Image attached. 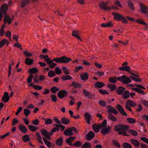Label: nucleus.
Returning a JSON list of instances; mask_svg holds the SVG:
<instances>
[{
	"mask_svg": "<svg viewBox=\"0 0 148 148\" xmlns=\"http://www.w3.org/2000/svg\"><path fill=\"white\" fill-rule=\"evenodd\" d=\"M10 99V97L8 93L7 92H5L4 93L1 99V101L4 103H6Z\"/></svg>",
	"mask_w": 148,
	"mask_h": 148,
	"instance_id": "9b49d317",
	"label": "nucleus"
},
{
	"mask_svg": "<svg viewBox=\"0 0 148 148\" xmlns=\"http://www.w3.org/2000/svg\"><path fill=\"white\" fill-rule=\"evenodd\" d=\"M140 6L141 11L142 13L144 14L147 13V11L146 7L141 3H140Z\"/></svg>",
	"mask_w": 148,
	"mask_h": 148,
	"instance_id": "bb28decb",
	"label": "nucleus"
},
{
	"mask_svg": "<svg viewBox=\"0 0 148 148\" xmlns=\"http://www.w3.org/2000/svg\"><path fill=\"white\" fill-rule=\"evenodd\" d=\"M82 79L86 81L88 79L89 75L86 73H84V75H80Z\"/></svg>",
	"mask_w": 148,
	"mask_h": 148,
	"instance_id": "c756f323",
	"label": "nucleus"
},
{
	"mask_svg": "<svg viewBox=\"0 0 148 148\" xmlns=\"http://www.w3.org/2000/svg\"><path fill=\"white\" fill-rule=\"evenodd\" d=\"M52 123L51 119H47L45 122V124L46 125L51 124Z\"/></svg>",
	"mask_w": 148,
	"mask_h": 148,
	"instance_id": "e2e57ef3",
	"label": "nucleus"
},
{
	"mask_svg": "<svg viewBox=\"0 0 148 148\" xmlns=\"http://www.w3.org/2000/svg\"><path fill=\"white\" fill-rule=\"evenodd\" d=\"M68 95V93L66 90H61L57 94L58 97L60 99H62L64 97H67Z\"/></svg>",
	"mask_w": 148,
	"mask_h": 148,
	"instance_id": "6e6552de",
	"label": "nucleus"
},
{
	"mask_svg": "<svg viewBox=\"0 0 148 148\" xmlns=\"http://www.w3.org/2000/svg\"><path fill=\"white\" fill-rule=\"evenodd\" d=\"M22 139L25 142L29 141L30 140V138L28 134L23 136L22 138Z\"/></svg>",
	"mask_w": 148,
	"mask_h": 148,
	"instance_id": "ea45409f",
	"label": "nucleus"
},
{
	"mask_svg": "<svg viewBox=\"0 0 148 148\" xmlns=\"http://www.w3.org/2000/svg\"><path fill=\"white\" fill-rule=\"evenodd\" d=\"M117 80L125 84H128L131 82V80L130 79L125 75H123L119 77L116 76L110 77L109 78V81L110 83L115 84L117 82Z\"/></svg>",
	"mask_w": 148,
	"mask_h": 148,
	"instance_id": "f03ea898",
	"label": "nucleus"
},
{
	"mask_svg": "<svg viewBox=\"0 0 148 148\" xmlns=\"http://www.w3.org/2000/svg\"><path fill=\"white\" fill-rule=\"evenodd\" d=\"M29 86L33 87L34 89L36 90H41L42 88V86L39 85H34L32 83H31L29 84Z\"/></svg>",
	"mask_w": 148,
	"mask_h": 148,
	"instance_id": "c85d7f7f",
	"label": "nucleus"
},
{
	"mask_svg": "<svg viewBox=\"0 0 148 148\" xmlns=\"http://www.w3.org/2000/svg\"><path fill=\"white\" fill-rule=\"evenodd\" d=\"M128 132L133 135L136 136L138 135L137 132L134 130H128Z\"/></svg>",
	"mask_w": 148,
	"mask_h": 148,
	"instance_id": "680f3d73",
	"label": "nucleus"
},
{
	"mask_svg": "<svg viewBox=\"0 0 148 148\" xmlns=\"http://www.w3.org/2000/svg\"><path fill=\"white\" fill-rule=\"evenodd\" d=\"M83 69V67L81 66H77L75 68L74 71V72L75 73H76L78 72L79 70H80L81 69Z\"/></svg>",
	"mask_w": 148,
	"mask_h": 148,
	"instance_id": "603ef678",
	"label": "nucleus"
},
{
	"mask_svg": "<svg viewBox=\"0 0 148 148\" xmlns=\"http://www.w3.org/2000/svg\"><path fill=\"white\" fill-rule=\"evenodd\" d=\"M126 18L129 20L133 21L134 22H135L136 21L140 24L145 25H147V24L145 22L141 19H137L136 21L133 18L129 17L128 16H126Z\"/></svg>",
	"mask_w": 148,
	"mask_h": 148,
	"instance_id": "1a4fd4ad",
	"label": "nucleus"
},
{
	"mask_svg": "<svg viewBox=\"0 0 148 148\" xmlns=\"http://www.w3.org/2000/svg\"><path fill=\"white\" fill-rule=\"evenodd\" d=\"M71 60V58L67 57L66 56H63L61 57L54 58L52 60H51L47 63L50 64L49 65V67L50 68L53 69L57 65L56 64L53 62V61H55L56 63H69Z\"/></svg>",
	"mask_w": 148,
	"mask_h": 148,
	"instance_id": "f257e3e1",
	"label": "nucleus"
},
{
	"mask_svg": "<svg viewBox=\"0 0 148 148\" xmlns=\"http://www.w3.org/2000/svg\"><path fill=\"white\" fill-rule=\"evenodd\" d=\"M38 70L36 68H32L30 69L29 71V73L31 74L32 73H36L38 72Z\"/></svg>",
	"mask_w": 148,
	"mask_h": 148,
	"instance_id": "79ce46f5",
	"label": "nucleus"
},
{
	"mask_svg": "<svg viewBox=\"0 0 148 148\" xmlns=\"http://www.w3.org/2000/svg\"><path fill=\"white\" fill-rule=\"evenodd\" d=\"M76 138V137H75L71 136L69 137L66 140V143L69 145L71 146L72 145L71 143Z\"/></svg>",
	"mask_w": 148,
	"mask_h": 148,
	"instance_id": "412c9836",
	"label": "nucleus"
},
{
	"mask_svg": "<svg viewBox=\"0 0 148 148\" xmlns=\"http://www.w3.org/2000/svg\"><path fill=\"white\" fill-rule=\"evenodd\" d=\"M101 128L106 127L107 126V121L106 120H104L101 123H98Z\"/></svg>",
	"mask_w": 148,
	"mask_h": 148,
	"instance_id": "a19ab883",
	"label": "nucleus"
},
{
	"mask_svg": "<svg viewBox=\"0 0 148 148\" xmlns=\"http://www.w3.org/2000/svg\"><path fill=\"white\" fill-rule=\"evenodd\" d=\"M127 120L130 123H134L136 122L135 119L133 118H127Z\"/></svg>",
	"mask_w": 148,
	"mask_h": 148,
	"instance_id": "6e6d98bb",
	"label": "nucleus"
},
{
	"mask_svg": "<svg viewBox=\"0 0 148 148\" xmlns=\"http://www.w3.org/2000/svg\"><path fill=\"white\" fill-rule=\"evenodd\" d=\"M99 91L100 93L101 94L104 95L109 94V93L106 91V90H99Z\"/></svg>",
	"mask_w": 148,
	"mask_h": 148,
	"instance_id": "052dcab7",
	"label": "nucleus"
},
{
	"mask_svg": "<svg viewBox=\"0 0 148 148\" xmlns=\"http://www.w3.org/2000/svg\"><path fill=\"white\" fill-rule=\"evenodd\" d=\"M141 103L144 104L145 106L148 107V101L144 100H141Z\"/></svg>",
	"mask_w": 148,
	"mask_h": 148,
	"instance_id": "774afa93",
	"label": "nucleus"
},
{
	"mask_svg": "<svg viewBox=\"0 0 148 148\" xmlns=\"http://www.w3.org/2000/svg\"><path fill=\"white\" fill-rule=\"evenodd\" d=\"M112 14L114 16V18L117 21H121L124 23H128L126 19V17L125 18L122 15L116 12H112Z\"/></svg>",
	"mask_w": 148,
	"mask_h": 148,
	"instance_id": "39448f33",
	"label": "nucleus"
},
{
	"mask_svg": "<svg viewBox=\"0 0 148 148\" xmlns=\"http://www.w3.org/2000/svg\"><path fill=\"white\" fill-rule=\"evenodd\" d=\"M107 86L112 91H114L116 88V85L114 84H108Z\"/></svg>",
	"mask_w": 148,
	"mask_h": 148,
	"instance_id": "e433bc0d",
	"label": "nucleus"
},
{
	"mask_svg": "<svg viewBox=\"0 0 148 148\" xmlns=\"http://www.w3.org/2000/svg\"><path fill=\"white\" fill-rule=\"evenodd\" d=\"M125 90V88L122 86H119L118 87L116 90V92L117 94L119 95L123 94L124 92V91Z\"/></svg>",
	"mask_w": 148,
	"mask_h": 148,
	"instance_id": "a211bd4d",
	"label": "nucleus"
},
{
	"mask_svg": "<svg viewBox=\"0 0 148 148\" xmlns=\"http://www.w3.org/2000/svg\"><path fill=\"white\" fill-rule=\"evenodd\" d=\"M73 146H75L77 147H80L82 145L81 142L80 141H77L76 142L72 144Z\"/></svg>",
	"mask_w": 148,
	"mask_h": 148,
	"instance_id": "09e8293b",
	"label": "nucleus"
},
{
	"mask_svg": "<svg viewBox=\"0 0 148 148\" xmlns=\"http://www.w3.org/2000/svg\"><path fill=\"white\" fill-rule=\"evenodd\" d=\"M132 90L138 92V93L141 94L142 95H145V93L143 90L138 88H132Z\"/></svg>",
	"mask_w": 148,
	"mask_h": 148,
	"instance_id": "473e14b6",
	"label": "nucleus"
},
{
	"mask_svg": "<svg viewBox=\"0 0 148 148\" xmlns=\"http://www.w3.org/2000/svg\"><path fill=\"white\" fill-rule=\"evenodd\" d=\"M125 104L130 106L132 107H134L136 106V104L134 101L131 100H127L125 102Z\"/></svg>",
	"mask_w": 148,
	"mask_h": 148,
	"instance_id": "5701e85b",
	"label": "nucleus"
},
{
	"mask_svg": "<svg viewBox=\"0 0 148 148\" xmlns=\"http://www.w3.org/2000/svg\"><path fill=\"white\" fill-rule=\"evenodd\" d=\"M51 90L53 93H56V91H58L59 89L56 87H53L51 88Z\"/></svg>",
	"mask_w": 148,
	"mask_h": 148,
	"instance_id": "bf43d9fd",
	"label": "nucleus"
},
{
	"mask_svg": "<svg viewBox=\"0 0 148 148\" xmlns=\"http://www.w3.org/2000/svg\"><path fill=\"white\" fill-rule=\"evenodd\" d=\"M55 73L53 70L50 71L48 73V75L50 77H52L55 76L56 75Z\"/></svg>",
	"mask_w": 148,
	"mask_h": 148,
	"instance_id": "5fc2aeb1",
	"label": "nucleus"
},
{
	"mask_svg": "<svg viewBox=\"0 0 148 148\" xmlns=\"http://www.w3.org/2000/svg\"><path fill=\"white\" fill-rule=\"evenodd\" d=\"M92 129L95 133L99 132L101 128L99 126V124H95L92 126Z\"/></svg>",
	"mask_w": 148,
	"mask_h": 148,
	"instance_id": "aec40b11",
	"label": "nucleus"
},
{
	"mask_svg": "<svg viewBox=\"0 0 148 148\" xmlns=\"http://www.w3.org/2000/svg\"><path fill=\"white\" fill-rule=\"evenodd\" d=\"M60 130L58 127H56L53 128L50 131V132H48L47 130L44 129H42L40 130L42 134L45 137L50 140L51 138L50 136H51L54 132H58Z\"/></svg>",
	"mask_w": 148,
	"mask_h": 148,
	"instance_id": "7ed1b4c3",
	"label": "nucleus"
},
{
	"mask_svg": "<svg viewBox=\"0 0 148 148\" xmlns=\"http://www.w3.org/2000/svg\"><path fill=\"white\" fill-rule=\"evenodd\" d=\"M8 9V6L6 4H3L0 8L1 12L4 14V15L7 14V11Z\"/></svg>",
	"mask_w": 148,
	"mask_h": 148,
	"instance_id": "2eb2a0df",
	"label": "nucleus"
},
{
	"mask_svg": "<svg viewBox=\"0 0 148 148\" xmlns=\"http://www.w3.org/2000/svg\"><path fill=\"white\" fill-rule=\"evenodd\" d=\"M64 134L66 136H71L73 135V133L72 132L70 127H69L65 130Z\"/></svg>",
	"mask_w": 148,
	"mask_h": 148,
	"instance_id": "6ab92c4d",
	"label": "nucleus"
},
{
	"mask_svg": "<svg viewBox=\"0 0 148 148\" xmlns=\"http://www.w3.org/2000/svg\"><path fill=\"white\" fill-rule=\"evenodd\" d=\"M62 123L63 124L67 125L70 122V121L68 119H66L65 117L62 118L61 120Z\"/></svg>",
	"mask_w": 148,
	"mask_h": 148,
	"instance_id": "4c0bfd02",
	"label": "nucleus"
},
{
	"mask_svg": "<svg viewBox=\"0 0 148 148\" xmlns=\"http://www.w3.org/2000/svg\"><path fill=\"white\" fill-rule=\"evenodd\" d=\"M62 69L63 71V73L65 75H67L69 74V71L66 67L62 66Z\"/></svg>",
	"mask_w": 148,
	"mask_h": 148,
	"instance_id": "a18cd8bd",
	"label": "nucleus"
},
{
	"mask_svg": "<svg viewBox=\"0 0 148 148\" xmlns=\"http://www.w3.org/2000/svg\"><path fill=\"white\" fill-rule=\"evenodd\" d=\"M91 147L92 145L90 143L86 142L82 146V148H91Z\"/></svg>",
	"mask_w": 148,
	"mask_h": 148,
	"instance_id": "f704fd0d",
	"label": "nucleus"
},
{
	"mask_svg": "<svg viewBox=\"0 0 148 148\" xmlns=\"http://www.w3.org/2000/svg\"><path fill=\"white\" fill-rule=\"evenodd\" d=\"M116 107L123 115L125 116H127V114L124 111L121 106L119 104H118L116 105Z\"/></svg>",
	"mask_w": 148,
	"mask_h": 148,
	"instance_id": "ddd939ff",
	"label": "nucleus"
},
{
	"mask_svg": "<svg viewBox=\"0 0 148 148\" xmlns=\"http://www.w3.org/2000/svg\"><path fill=\"white\" fill-rule=\"evenodd\" d=\"M119 70L121 71H126L128 72H130V67L128 66H125L120 67Z\"/></svg>",
	"mask_w": 148,
	"mask_h": 148,
	"instance_id": "b1692460",
	"label": "nucleus"
},
{
	"mask_svg": "<svg viewBox=\"0 0 148 148\" xmlns=\"http://www.w3.org/2000/svg\"><path fill=\"white\" fill-rule=\"evenodd\" d=\"M61 78L64 80H66L72 79V78L70 75H67L63 76L61 77Z\"/></svg>",
	"mask_w": 148,
	"mask_h": 148,
	"instance_id": "de8ad7c7",
	"label": "nucleus"
},
{
	"mask_svg": "<svg viewBox=\"0 0 148 148\" xmlns=\"http://www.w3.org/2000/svg\"><path fill=\"white\" fill-rule=\"evenodd\" d=\"M127 3H128V6L130 8V9L134 11L135 8L131 0H128L127 1Z\"/></svg>",
	"mask_w": 148,
	"mask_h": 148,
	"instance_id": "37998d69",
	"label": "nucleus"
},
{
	"mask_svg": "<svg viewBox=\"0 0 148 148\" xmlns=\"http://www.w3.org/2000/svg\"><path fill=\"white\" fill-rule=\"evenodd\" d=\"M30 111L28 109H25L24 110L23 114L27 117L30 113Z\"/></svg>",
	"mask_w": 148,
	"mask_h": 148,
	"instance_id": "8fccbe9b",
	"label": "nucleus"
},
{
	"mask_svg": "<svg viewBox=\"0 0 148 148\" xmlns=\"http://www.w3.org/2000/svg\"><path fill=\"white\" fill-rule=\"evenodd\" d=\"M130 77L132 79V80L136 82H141L142 81L140 79L137 78L133 76H130Z\"/></svg>",
	"mask_w": 148,
	"mask_h": 148,
	"instance_id": "49530a36",
	"label": "nucleus"
},
{
	"mask_svg": "<svg viewBox=\"0 0 148 148\" xmlns=\"http://www.w3.org/2000/svg\"><path fill=\"white\" fill-rule=\"evenodd\" d=\"M114 4L120 8H121L122 7V6L119 0L115 1L114 3Z\"/></svg>",
	"mask_w": 148,
	"mask_h": 148,
	"instance_id": "69168bd1",
	"label": "nucleus"
},
{
	"mask_svg": "<svg viewBox=\"0 0 148 148\" xmlns=\"http://www.w3.org/2000/svg\"><path fill=\"white\" fill-rule=\"evenodd\" d=\"M29 0H23L21 2V5L22 8H24L25 6L29 4Z\"/></svg>",
	"mask_w": 148,
	"mask_h": 148,
	"instance_id": "7c9ffc66",
	"label": "nucleus"
},
{
	"mask_svg": "<svg viewBox=\"0 0 148 148\" xmlns=\"http://www.w3.org/2000/svg\"><path fill=\"white\" fill-rule=\"evenodd\" d=\"M79 31L78 30H75L72 31V35L76 37L77 39H79L80 41H82V40L81 37L79 36Z\"/></svg>",
	"mask_w": 148,
	"mask_h": 148,
	"instance_id": "9d476101",
	"label": "nucleus"
},
{
	"mask_svg": "<svg viewBox=\"0 0 148 148\" xmlns=\"http://www.w3.org/2000/svg\"><path fill=\"white\" fill-rule=\"evenodd\" d=\"M3 21L5 24L8 23V24H10L11 23L12 19L8 15L5 14L4 17Z\"/></svg>",
	"mask_w": 148,
	"mask_h": 148,
	"instance_id": "dca6fc26",
	"label": "nucleus"
},
{
	"mask_svg": "<svg viewBox=\"0 0 148 148\" xmlns=\"http://www.w3.org/2000/svg\"><path fill=\"white\" fill-rule=\"evenodd\" d=\"M28 127L29 129L31 131H36L38 129V128L37 127H35L32 125H28Z\"/></svg>",
	"mask_w": 148,
	"mask_h": 148,
	"instance_id": "58836bf2",
	"label": "nucleus"
},
{
	"mask_svg": "<svg viewBox=\"0 0 148 148\" xmlns=\"http://www.w3.org/2000/svg\"><path fill=\"white\" fill-rule=\"evenodd\" d=\"M55 71L56 73L58 75L60 74L62 72L61 69L58 67H57L56 68Z\"/></svg>",
	"mask_w": 148,
	"mask_h": 148,
	"instance_id": "0e129e2a",
	"label": "nucleus"
},
{
	"mask_svg": "<svg viewBox=\"0 0 148 148\" xmlns=\"http://www.w3.org/2000/svg\"><path fill=\"white\" fill-rule=\"evenodd\" d=\"M7 40L4 39L2 40L0 42V48L2 47L5 44Z\"/></svg>",
	"mask_w": 148,
	"mask_h": 148,
	"instance_id": "13d9d810",
	"label": "nucleus"
},
{
	"mask_svg": "<svg viewBox=\"0 0 148 148\" xmlns=\"http://www.w3.org/2000/svg\"><path fill=\"white\" fill-rule=\"evenodd\" d=\"M130 97V93L128 90H125L124 92L122 95V97L124 99H126Z\"/></svg>",
	"mask_w": 148,
	"mask_h": 148,
	"instance_id": "c9c22d12",
	"label": "nucleus"
},
{
	"mask_svg": "<svg viewBox=\"0 0 148 148\" xmlns=\"http://www.w3.org/2000/svg\"><path fill=\"white\" fill-rule=\"evenodd\" d=\"M105 86V84L102 82H97L95 83L94 85L95 88H101Z\"/></svg>",
	"mask_w": 148,
	"mask_h": 148,
	"instance_id": "4be33fe9",
	"label": "nucleus"
},
{
	"mask_svg": "<svg viewBox=\"0 0 148 148\" xmlns=\"http://www.w3.org/2000/svg\"><path fill=\"white\" fill-rule=\"evenodd\" d=\"M95 136V134L94 132L90 131L86 136V138L87 140L89 141L93 138Z\"/></svg>",
	"mask_w": 148,
	"mask_h": 148,
	"instance_id": "f8f14e48",
	"label": "nucleus"
},
{
	"mask_svg": "<svg viewBox=\"0 0 148 148\" xmlns=\"http://www.w3.org/2000/svg\"><path fill=\"white\" fill-rule=\"evenodd\" d=\"M123 145L124 148H132V146L128 143H124Z\"/></svg>",
	"mask_w": 148,
	"mask_h": 148,
	"instance_id": "864d4df0",
	"label": "nucleus"
},
{
	"mask_svg": "<svg viewBox=\"0 0 148 148\" xmlns=\"http://www.w3.org/2000/svg\"><path fill=\"white\" fill-rule=\"evenodd\" d=\"M84 117L86 122L88 124L90 123V121L92 119L91 116L88 113L86 112L84 114Z\"/></svg>",
	"mask_w": 148,
	"mask_h": 148,
	"instance_id": "f3484780",
	"label": "nucleus"
},
{
	"mask_svg": "<svg viewBox=\"0 0 148 148\" xmlns=\"http://www.w3.org/2000/svg\"><path fill=\"white\" fill-rule=\"evenodd\" d=\"M14 46L15 47H17L18 48H19L21 50H22V46L19 43H15L14 45Z\"/></svg>",
	"mask_w": 148,
	"mask_h": 148,
	"instance_id": "338daca9",
	"label": "nucleus"
},
{
	"mask_svg": "<svg viewBox=\"0 0 148 148\" xmlns=\"http://www.w3.org/2000/svg\"><path fill=\"white\" fill-rule=\"evenodd\" d=\"M46 137H43L42 138L43 140L44 141L45 144L47 146L50 148L51 146V143L48 140H47L46 138Z\"/></svg>",
	"mask_w": 148,
	"mask_h": 148,
	"instance_id": "2f4dec72",
	"label": "nucleus"
},
{
	"mask_svg": "<svg viewBox=\"0 0 148 148\" xmlns=\"http://www.w3.org/2000/svg\"><path fill=\"white\" fill-rule=\"evenodd\" d=\"M111 130V127L108 126L102 128L101 133L103 134L106 135L109 133Z\"/></svg>",
	"mask_w": 148,
	"mask_h": 148,
	"instance_id": "4468645a",
	"label": "nucleus"
},
{
	"mask_svg": "<svg viewBox=\"0 0 148 148\" xmlns=\"http://www.w3.org/2000/svg\"><path fill=\"white\" fill-rule=\"evenodd\" d=\"M132 143H133L136 147H139L140 145V143L138 141L135 140L133 139L132 140Z\"/></svg>",
	"mask_w": 148,
	"mask_h": 148,
	"instance_id": "c03bdc74",
	"label": "nucleus"
},
{
	"mask_svg": "<svg viewBox=\"0 0 148 148\" xmlns=\"http://www.w3.org/2000/svg\"><path fill=\"white\" fill-rule=\"evenodd\" d=\"M63 142V138L62 137H60V138L57 139L56 141V144L58 146L62 145Z\"/></svg>",
	"mask_w": 148,
	"mask_h": 148,
	"instance_id": "cd10ccee",
	"label": "nucleus"
},
{
	"mask_svg": "<svg viewBox=\"0 0 148 148\" xmlns=\"http://www.w3.org/2000/svg\"><path fill=\"white\" fill-rule=\"evenodd\" d=\"M19 129L24 134H26L27 131V129L26 127L22 124H20L19 125Z\"/></svg>",
	"mask_w": 148,
	"mask_h": 148,
	"instance_id": "a878e982",
	"label": "nucleus"
},
{
	"mask_svg": "<svg viewBox=\"0 0 148 148\" xmlns=\"http://www.w3.org/2000/svg\"><path fill=\"white\" fill-rule=\"evenodd\" d=\"M109 2V1L106 2L102 1L99 5L101 9L104 10H110L111 8L106 6L108 4Z\"/></svg>",
	"mask_w": 148,
	"mask_h": 148,
	"instance_id": "0eeeda50",
	"label": "nucleus"
},
{
	"mask_svg": "<svg viewBox=\"0 0 148 148\" xmlns=\"http://www.w3.org/2000/svg\"><path fill=\"white\" fill-rule=\"evenodd\" d=\"M25 62L27 65H31L33 64L34 60L33 59L27 58L25 59Z\"/></svg>",
	"mask_w": 148,
	"mask_h": 148,
	"instance_id": "393cba45",
	"label": "nucleus"
},
{
	"mask_svg": "<svg viewBox=\"0 0 148 148\" xmlns=\"http://www.w3.org/2000/svg\"><path fill=\"white\" fill-rule=\"evenodd\" d=\"M129 128L128 126L123 124H119L115 125L114 128L116 132H122L127 131Z\"/></svg>",
	"mask_w": 148,
	"mask_h": 148,
	"instance_id": "423d86ee",
	"label": "nucleus"
},
{
	"mask_svg": "<svg viewBox=\"0 0 148 148\" xmlns=\"http://www.w3.org/2000/svg\"><path fill=\"white\" fill-rule=\"evenodd\" d=\"M36 134L37 136V138L38 139V142L39 143H42L43 142L42 141V138L40 135V134L38 133V132H36Z\"/></svg>",
	"mask_w": 148,
	"mask_h": 148,
	"instance_id": "4d7b16f0",
	"label": "nucleus"
},
{
	"mask_svg": "<svg viewBox=\"0 0 148 148\" xmlns=\"http://www.w3.org/2000/svg\"><path fill=\"white\" fill-rule=\"evenodd\" d=\"M107 108L108 109L107 110V112L108 113V118L112 121H117V118L112 114V113L117 114H118V111L111 106H108Z\"/></svg>",
	"mask_w": 148,
	"mask_h": 148,
	"instance_id": "20e7f679",
	"label": "nucleus"
},
{
	"mask_svg": "<svg viewBox=\"0 0 148 148\" xmlns=\"http://www.w3.org/2000/svg\"><path fill=\"white\" fill-rule=\"evenodd\" d=\"M71 86L74 88H80L82 87V85L76 82H73L71 84Z\"/></svg>",
	"mask_w": 148,
	"mask_h": 148,
	"instance_id": "72a5a7b5",
	"label": "nucleus"
},
{
	"mask_svg": "<svg viewBox=\"0 0 148 148\" xmlns=\"http://www.w3.org/2000/svg\"><path fill=\"white\" fill-rule=\"evenodd\" d=\"M51 100L52 101L56 102L57 101V98L55 95H50Z\"/></svg>",
	"mask_w": 148,
	"mask_h": 148,
	"instance_id": "3c124183",
	"label": "nucleus"
}]
</instances>
